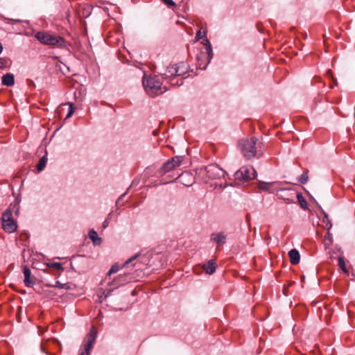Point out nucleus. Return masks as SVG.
I'll return each mask as SVG.
<instances>
[{"label": "nucleus", "mask_w": 355, "mask_h": 355, "mask_svg": "<svg viewBox=\"0 0 355 355\" xmlns=\"http://www.w3.org/2000/svg\"><path fill=\"white\" fill-rule=\"evenodd\" d=\"M35 38L42 44L56 48H64L66 46L65 40L55 34L48 32L39 31L35 34Z\"/></svg>", "instance_id": "nucleus-1"}, {"label": "nucleus", "mask_w": 355, "mask_h": 355, "mask_svg": "<svg viewBox=\"0 0 355 355\" xmlns=\"http://www.w3.org/2000/svg\"><path fill=\"white\" fill-rule=\"evenodd\" d=\"M143 85L146 93L151 97L161 94L166 90V87H164V90H162V83L157 76H150L147 79L144 78Z\"/></svg>", "instance_id": "nucleus-2"}, {"label": "nucleus", "mask_w": 355, "mask_h": 355, "mask_svg": "<svg viewBox=\"0 0 355 355\" xmlns=\"http://www.w3.org/2000/svg\"><path fill=\"white\" fill-rule=\"evenodd\" d=\"M256 138L243 139L239 141V145L243 156L250 159L254 157L257 152Z\"/></svg>", "instance_id": "nucleus-3"}, {"label": "nucleus", "mask_w": 355, "mask_h": 355, "mask_svg": "<svg viewBox=\"0 0 355 355\" xmlns=\"http://www.w3.org/2000/svg\"><path fill=\"white\" fill-rule=\"evenodd\" d=\"M257 175V171L252 166H242L234 173V179L239 182H245L255 179Z\"/></svg>", "instance_id": "nucleus-4"}, {"label": "nucleus", "mask_w": 355, "mask_h": 355, "mask_svg": "<svg viewBox=\"0 0 355 355\" xmlns=\"http://www.w3.org/2000/svg\"><path fill=\"white\" fill-rule=\"evenodd\" d=\"M1 224L3 230L8 233H12L17 230V222L13 219L12 214L10 213V210H6L3 213Z\"/></svg>", "instance_id": "nucleus-5"}, {"label": "nucleus", "mask_w": 355, "mask_h": 355, "mask_svg": "<svg viewBox=\"0 0 355 355\" xmlns=\"http://www.w3.org/2000/svg\"><path fill=\"white\" fill-rule=\"evenodd\" d=\"M184 159V156L173 157L164 164L162 167L160 168V173L165 174L166 173L174 169L177 166H179L183 162Z\"/></svg>", "instance_id": "nucleus-6"}, {"label": "nucleus", "mask_w": 355, "mask_h": 355, "mask_svg": "<svg viewBox=\"0 0 355 355\" xmlns=\"http://www.w3.org/2000/svg\"><path fill=\"white\" fill-rule=\"evenodd\" d=\"M206 174L211 179H218L225 175V171L217 164H209L205 167Z\"/></svg>", "instance_id": "nucleus-7"}, {"label": "nucleus", "mask_w": 355, "mask_h": 355, "mask_svg": "<svg viewBox=\"0 0 355 355\" xmlns=\"http://www.w3.org/2000/svg\"><path fill=\"white\" fill-rule=\"evenodd\" d=\"M207 54L206 53H204V52H200L198 55H197V58H196V60H197V64H198V67L200 69H205L208 65V64L209 62H208V60H207Z\"/></svg>", "instance_id": "nucleus-8"}, {"label": "nucleus", "mask_w": 355, "mask_h": 355, "mask_svg": "<svg viewBox=\"0 0 355 355\" xmlns=\"http://www.w3.org/2000/svg\"><path fill=\"white\" fill-rule=\"evenodd\" d=\"M23 272L24 275V284L27 287H32L35 282L33 278H31V272L29 268L27 266H24Z\"/></svg>", "instance_id": "nucleus-9"}, {"label": "nucleus", "mask_w": 355, "mask_h": 355, "mask_svg": "<svg viewBox=\"0 0 355 355\" xmlns=\"http://www.w3.org/2000/svg\"><path fill=\"white\" fill-rule=\"evenodd\" d=\"M163 78H171L173 77H178V71L176 64H170L168 66L164 73L162 74Z\"/></svg>", "instance_id": "nucleus-10"}, {"label": "nucleus", "mask_w": 355, "mask_h": 355, "mask_svg": "<svg viewBox=\"0 0 355 355\" xmlns=\"http://www.w3.org/2000/svg\"><path fill=\"white\" fill-rule=\"evenodd\" d=\"M211 239L218 245H221L225 243L226 236L223 232L213 233L211 235Z\"/></svg>", "instance_id": "nucleus-11"}, {"label": "nucleus", "mask_w": 355, "mask_h": 355, "mask_svg": "<svg viewBox=\"0 0 355 355\" xmlns=\"http://www.w3.org/2000/svg\"><path fill=\"white\" fill-rule=\"evenodd\" d=\"M290 261L293 265L299 263L300 261V254L296 249H292L288 252Z\"/></svg>", "instance_id": "nucleus-12"}, {"label": "nucleus", "mask_w": 355, "mask_h": 355, "mask_svg": "<svg viewBox=\"0 0 355 355\" xmlns=\"http://www.w3.org/2000/svg\"><path fill=\"white\" fill-rule=\"evenodd\" d=\"M180 181L184 184L185 186L189 187L192 185L193 181V178L192 175L189 173H182L180 175H179Z\"/></svg>", "instance_id": "nucleus-13"}, {"label": "nucleus", "mask_w": 355, "mask_h": 355, "mask_svg": "<svg viewBox=\"0 0 355 355\" xmlns=\"http://www.w3.org/2000/svg\"><path fill=\"white\" fill-rule=\"evenodd\" d=\"M19 202L20 200L19 198H16L15 201L10 205L8 209L6 210H10V213L12 214V212L15 213L16 216H19Z\"/></svg>", "instance_id": "nucleus-14"}, {"label": "nucleus", "mask_w": 355, "mask_h": 355, "mask_svg": "<svg viewBox=\"0 0 355 355\" xmlns=\"http://www.w3.org/2000/svg\"><path fill=\"white\" fill-rule=\"evenodd\" d=\"M131 277H129V275L124 274L123 275H119L117 277L113 282V285L116 286V287L119 285H123L126 282H130L131 279Z\"/></svg>", "instance_id": "nucleus-15"}, {"label": "nucleus", "mask_w": 355, "mask_h": 355, "mask_svg": "<svg viewBox=\"0 0 355 355\" xmlns=\"http://www.w3.org/2000/svg\"><path fill=\"white\" fill-rule=\"evenodd\" d=\"M15 83V78L14 75L10 73H8L3 76L2 77V84L3 85L10 87L12 86Z\"/></svg>", "instance_id": "nucleus-16"}, {"label": "nucleus", "mask_w": 355, "mask_h": 355, "mask_svg": "<svg viewBox=\"0 0 355 355\" xmlns=\"http://www.w3.org/2000/svg\"><path fill=\"white\" fill-rule=\"evenodd\" d=\"M202 268L207 274L211 275L216 270V264L213 260H209L205 264H204Z\"/></svg>", "instance_id": "nucleus-17"}, {"label": "nucleus", "mask_w": 355, "mask_h": 355, "mask_svg": "<svg viewBox=\"0 0 355 355\" xmlns=\"http://www.w3.org/2000/svg\"><path fill=\"white\" fill-rule=\"evenodd\" d=\"M202 43L203 44H205L206 46V48H205L206 51L205 53H206L207 54V58L208 60V62H210V61L212 59L213 55H214L211 43L209 41V40L207 38L203 42H202Z\"/></svg>", "instance_id": "nucleus-18"}, {"label": "nucleus", "mask_w": 355, "mask_h": 355, "mask_svg": "<svg viewBox=\"0 0 355 355\" xmlns=\"http://www.w3.org/2000/svg\"><path fill=\"white\" fill-rule=\"evenodd\" d=\"M176 68L178 76H183L188 71V65L183 62L176 64Z\"/></svg>", "instance_id": "nucleus-19"}, {"label": "nucleus", "mask_w": 355, "mask_h": 355, "mask_svg": "<svg viewBox=\"0 0 355 355\" xmlns=\"http://www.w3.org/2000/svg\"><path fill=\"white\" fill-rule=\"evenodd\" d=\"M89 237L94 245H98L102 242V239L98 237L97 232L94 230L89 231Z\"/></svg>", "instance_id": "nucleus-20"}, {"label": "nucleus", "mask_w": 355, "mask_h": 355, "mask_svg": "<svg viewBox=\"0 0 355 355\" xmlns=\"http://www.w3.org/2000/svg\"><path fill=\"white\" fill-rule=\"evenodd\" d=\"M297 199L300 203L301 208H302L304 209H306L308 208L307 202H306V200L304 199V198L303 197V196L302 195V193H297Z\"/></svg>", "instance_id": "nucleus-21"}, {"label": "nucleus", "mask_w": 355, "mask_h": 355, "mask_svg": "<svg viewBox=\"0 0 355 355\" xmlns=\"http://www.w3.org/2000/svg\"><path fill=\"white\" fill-rule=\"evenodd\" d=\"M47 162V157L46 156H43L39 161L37 165V171H42Z\"/></svg>", "instance_id": "nucleus-22"}, {"label": "nucleus", "mask_w": 355, "mask_h": 355, "mask_svg": "<svg viewBox=\"0 0 355 355\" xmlns=\"http://www.w3.org/2000/svg\"><path fill=\"white\" fill-rule=\"evenodd\" d=\"M338 266L342 269L343 272L348 273V270L347 269L345 266V259L343 257H338Z\"/></svg>", "instance_id": "nucleus-23"}, {"label": "nucleus", "mask_w": 355, "mask_h": 355, "mask_svg": "<svg viewBox=\"0 0 355 355\" xmlns=\"http://www.w3.org/2000/svg\"><path fill=\"white\" fill-rule=\"evenodd\" d=\"M67 105H69V107L68 113H67V114L66 116V119L71 117V115L73 114V112H74L73 105L72 103H65V104H62L60 105V108L62 107Z\"/></svg>", "instance_id": "nucleus-24"}, {"label": "nucleus", "mask_w": 355, "mask_h": 355, "mask_svg": "<svg viewBox=\"0 0 355 355\" xmlns=\"http://www.w3.org/2000/svg\"><path fill=\"white\" fill-rule=\"evenodd\" d=\"M308 173H309V171H308V170H306L300 176L299 180H300L301 184H305V183L307 182V181L309 180Z\"/></svg>", "instance_id": "nucleus-25"}, {"label": "nucleus", "mask_w": 355, "mask_h": 355, "mask_svg": "<svg viewBox=\"0 0 355 355\" xmlns=\"http://www.w3.org/2000/svg\"><path fill=\"white\" fill-rule=\"evenodd\" d=\"M271 184H272V183L260 182L259 183V188L260 190L268 191Z\"/></svg>", "instance_id": "nucleus-26"}, {"label": "nucleus", "mask_w": 355, "mask_h": 355, "mask_svg": "<svg viewBox=\"0 0 355 355\" xmlns=\"http://www.w3.org/2000/svg\"><path fill=\"white\" fill-rule=\"evenodd\" d=\"M47 266L56 270H63L62 263L58 262L49 263Z\"/></svg>", "instance_id": "nucleus-27"}, {"label": "nucleus", "mask_w": 355, "mask_h": 355, "mask_svg": "<svg viewBox=\"0 0 355 355\" xmlns=\"http://www.w3.org/2000/svg\"><path fill=\"white\" fill-rule=\"evenodd\" d=\"M54 286L56 287V288H64V289H66V290L71 289V285L69 283L61 284L59 282H56V284H55V285Z\"/></svg>", "instance_id": "nucleus-28"}, {"label": "nucleus", "mask_w": 355, "mask_h": 355, "mask_svg": "<svg viewBox=\"0 0 355 355\" xmlns=\"http://www.w3.org/2000/svg\"><path fill=\"white\" fill-rule=\"evenodd\" d=\"M170 83L173 86H176V85L180 86L183 84V80L180 79V80L179 81L178 80H176V77H173V78H170Z\"/></svg>", "instance_id": "nucleus-29"}, {"label": "nucleus", "mask_w": 355, "mask_h": 355, "mask_svg": "<svg viewBox=\"0 0 355 355\" xmlns=\"http://www.w3.org/2000/svg\"><path fill=\"white\" fill-rule=\"evenodd\" d=\"M139 256V254H135V256L130 257V259H128L123 264V267H125L126 266H128V264L130 263H132Z\"/></svg>", "instance_id": "nucleus-30"}, {"label": "nucleus", "mask_w": 355, "mask_h": 355, "mask_svg": "<svg viewBox=\"0 0 355 355\" xmlns=\"http://www.w3.org/2000/svg\"><path fill=\"white\" fill-rule=\"evenodd\" d=\"M119 270V266L116 264H114L111 267L107 275H111L112 274L116 272Z\"/></svg>", "instance_id": "nucleus-31"}, {"label": "nucleus", "mask_w": 355, "mask_h": 355, "mask_svg": "<svg viewBox=\"0 0 355 355\" xmlns=\"http://www.w3.org/2000/svg\"><path fill=\"white\" fill-rule=\"evenodd\" d=\"M206 32L203 31V34L202 35L201 29H200L196 35L195 40L196 41H198L199 40L202 39V37H205Z\"/></svg>", "instance_id": "nucleus-32"}, {"label": "nucleus", "mask_w": 355, "mask_h": 355, "mask_svg": "<svg viewBox=\"0 0 355 355\" xmlns=\"http://www.w3.org/2000/svg\"><path fill=\"white\" fill-rule=\"evenodd\" d=\"M162 1L168 8H172L176 6L175 3L173 0H162Z\"/></svg>", "instance_id": "nucleus-33"}, {"label": "nucleus", "mask_w": 355, "mask_h": 355, "mask_svg": "<svg viewBox=\"0 0 355 355\" xmlns=\"http://www.w3.org/2000/svg\"><path fill=\"white\" fill-rule=\"evenodd\" d=\"M8 60L5 58H0V69H3L8 64Z\"/></svg>", "instance_id": "nucleus-34"}, {"label": "nucleus", "mask_w": 355, "mask_h": 355, "mask_svg": "<svg viewBox=\"0 0 355 355\" xmlns=\"http://www.w3.org/2000/svg\"><path fill=\"white\" fill-rule=\"evenodd\" d=\"M325 240H328L329 241V244L332 243V237L331 234L329 232H327L324 236Z\"/></svg>", "instance_id": "nucleus-35"}, {"label": "nucleus", "mask_w": 355, "mask_h": 355, "mask_svg": "<svg viewBox=\"0 0 355 355\" xmlns=\"http://www.w3.org/2000/svg\"><path fill=\"white\" fill-rule=\"evenodd\" d=\"M109 224V220L108 218L105 219V220L103 222V227L105 228Z\"/></svg>", "instance_id": "nucleus-36"}, {"label": "nucleus", "mask_w": 355, "mask_h": 355, "mask_svg": "<svg viewBox=\"0 0 355 355\" xmlns=\"http://www.w3.org/2000/svg\"><path fill=\"white\" fill-rule=\"evenodd\" d=\"M112 290H109V291H107V293L105 291V292L103 293V294L105 295V298H106V297H107L110 295V293H112Z\"/></svg>", "instance_id": "nucleus-37"}, {"label": "nucleus", "mask_w": 355, "mask_h": 355, "mask_svg": "<svg viewBox=\"0 0 355 355\" xmlns=\"http://www.w3.org/2000/svg\"><path fill=\"white\" fill-rule=\"evenodd\" d=\"M10 21H11L10 23L12 24L21 22V20H19V19H10Z\"/></svg>", "instance_id": "nucleus-38"}, {"label": "nucleus", "mask_w": 355, "mask_h": 355, "mask_svg": "<svg viewBox=\"0 0 355 355\" xmlns=\"http://www.w3.org/2000/svg\"><path fill=\"white\" fill-rule=\"evenodd\" d=\"M281 197L285 200V201H287L288 202H293V200L292 199H290L288 198V197H286V198H284L282 195H281Z\"/></svg>", "instance_id": "nucleus-39"}, {"label": "nucleus", "mask_w": 355, "mask_h": 355, "mask_svg": "<svg viewBox=\"0 0 355 355\" xmlns=\"http://www.w3.org/2000/svg\"><path fill=\"white\" fill-rule=\"evenodd\" d=\"M2 51H3V46H2L1 43L0 42V54L1 53Z\"/></svg>", "instance_id": "nucleus-40"}, {"label": "nucleus", "mask_w": 355, "mask_h": 355, "mask_svg": "<svg viewBox=\"0 0 355 355\" xmlns=\"http://www.w3.org/2000/svg\"><path fill=\"white\" fill-rule=\"evenodd\" d=\"M281 191L282 192H284V191H286V190L285 189H282V190H281Z\"/></svg>", "instance_id": "nucleus-41"}, {"label": "nucleus", "mask_w": 355, "mask_h": 355, "mask_svg": "<svg viewBox=\"0 0 355 355\" xmlns=\"http://www.w3.org/2000/svg\"><path fill=\"white\" fill-rule=\"evenodd\" d=\"M124 195H122L121 196H120V198H119V200H120L121 198H122V197Z\"/></svg>", "instance_id": "nucleus-42"}]
</instances>
